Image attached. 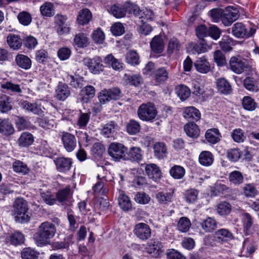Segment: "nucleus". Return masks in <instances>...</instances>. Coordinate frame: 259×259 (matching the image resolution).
Listing matches in <instances>:
<instances>
[{
	"instance_id": "48",
	"label": "nucleus",
	"mask_w": 259,
	"mask_h": 259,
	"mask_svg": "<svg viewBox=\"0 0 259 259\" xmlns=\"http://www.w3.org/2000/svg\"><path fill=\"white\" fill-rule=\"evenodd\" d=\"M95 90L92 85H87L81 90L80 96L82 100L84 102H88V100L94 97Z\"/></svg>"
},
{
	"instance_id": "32",
	"label": "nucleus",
	"mask_w": 259,
	"mask_h": 259,
	"mask_svg": "<svg viewBox=\"0 0 259 259\" xmlns=\"http://www.w3.org/2000/svg\"><path fill=\"white\" fill-rule=\"evenodd\" d=\"M56 98L59 100H65L70 95L68 87L64 83H59L56 90Z\"/></svg>"
},
{
	"instance_id": "14",
	"label": "nucleus",
	"mask_w": 259,
	"mask_h": 259,
	"mask_svg": "<svg viewBox=\"0 0 259 259\" xmlns=\"http://www.w3.org/2000/svg\"><path fill=\"white\" fill-rule=\"evenodd\" d=\"M54 19L56 24L57 31L59 35L69 32L70 25L67 22V17L66 16L57 14L55 16Z\"/></svg>"
},
{
	"instance_id": "26",
	"label": "nucleus",
	"mask_w": 259,
	"mask_h": 259,
	"mask_svg": "<svg viewBox=\"0 0 259 259\" xmlns=\"http://www.w3.org/2000/svg\"><path fill=\"white\" fill-rule=\"evenodd\" d=\"M151 50L156 54L162 53L164 48V43L162 38L159 35L154 36L150 42Z\"/></svg>"
},
{
	"instance_id": "7",
	"label": "nucleus",
	"mask_w": 259,
	"mask_h": 259,
	"mask_svg": "<svg viewBox=\"0 0 259 259\" xmlns=\"http://www.w3.org/2000/svg\"><path fill=\"white\" fill-rule=\"evenodd\" d=\"M222 23L225 26H230L239 17V11L237 8L228 6L223 10Z\"/></svg>"
},
{
	"instance_id": "37",
	"label": "nucleus",
	"mask_w": 259,
	"mask_h": 259,
	"mask_svg": "<svg viewBox=\"0 0 259 259\" xmlns=\"http://www.w3.org/2000/svg\"><path fill=\"white\" fill-rule=\"evenodd\" d=\"M24 242V235L19 232H15L10 234L7 238V242L17 246L21 245Z\"/></svg>"
},
{
	"instance_id": "27",
	"label": "nucleus",
	"mask_w": 259,
	"mask_h": 259,
	"mask_svg": "<svg viewBox=\"0 0 259 259\" xmlns=\"http://www.w3.org/2000/svg\"><path fill=\"white\" fill-rule=\"evenodd\" d=\"M153 150L154 156L156 158L162 159L166 157L167 147L164 143H155L153 145Z\"/></svg>"
},
{
	"instance_id": "47",
	"label": "nucleus",
	"mask_w": 259,
	"mask_h": 259,
	"mask_svg": "<svg viewBox=\"0 0 259 259\" xmlns=\"http://www.w3.org/2000/svg\"><path fill=\"white\" fill-rule=\"evenodd\" d=\"M92 18V14L87 9H83L79 12L77 20L78 23L82 25L87 24Z\"/></svg>"
},
{
	"instance_id": "16",
	"label": "nucleus",
	"mask_w": 259,
	"mask_h": 259,
	"mask_svg": "<svg viewBox=\"0 0 259 259\" xmlns=\"http://www.w3.org/2000/svg\"><path fill=\"white\" fill-rule=\"evenodd\" d=\"M214 237L216 241L222 244L234 238L233 234L226 229L218 230L214 234Z\"/></svg>"
},
{
	"instance_id": "35",
	"label": "nucleus",
	"mask_w": 259,
	"mask_h": 259,
	"mask_svg": "<svg viewBox=\"0 0 259 259\" xmlns=\"http://www.w3.org/2000/svg\"><path fill=\"white\" fill-rule=\"evenodd\" d=\"M7 43L14 50L19 49L22 45V40L18 35L10 34L7 36Z\"/></svg>"
},
{
	"instance_id": "36",
	"label": "nucleus",
	"mask_w": 259,
	"mask_h": 259,
	"mask_svg": "<svg viewBox=\"0 0 259 259\" xmlns=\"http://www.w3.org/2000/svg\"><path fill=\"white\" fill-rule=\"evenodd\" d=\"M218 90L222 94H230L232 89L230 83L225 78H219L217 81Z\"/></svg>"
},
{
	"instance_id": "57",
	"label": "nucleus",
	"mask_w": 259,
	"mask_h": 259,
	"mask_svg": "<svg viewBox=\"0 0 259 259\" xmlns=\"http://www.w3.org/2000/svg\"><path fill=\"white\" fill-rule=\"evenodd\" d=\"M65 80L74 88H79L82 86L83 77H82L75 78L72 75L67 74L66 76Z\"/></svg>"
},
{
	"instance_id": "43",
	"label": "nucleus",
	"mask_w": 259,
	"mask_h": 259,
	"mask_svg": "<svg viewBox=\"0 0 259 259\" xmlns=\"http://www.w3.org/2000/svg\"><path fill=\"white\" fill-rule=\"evenodd\" d=\"M141 130L140 123L134 119H131L126 124V131L131 135H135L138 133Z\"/></svg>"
},
{
	"instance_id": "44",
	"label": "nucleus",
	"mask_w": 259,
	"mask_h": 259,
	"mask_svg": "<svg viewBox=\"0 0 259 259\" xmlns=\"http://www.w3.org/2000/svg\"><path fill=\"white\" fill-rule=\"evenodd\" d=\"M21 106L24 109L35 114H39L41 112L40 106L36 102L31 103L27 101H24L22 102Z\"/></svg>"
},
{
	"instance_id": "5",
	"label": "nucleus",
	"mask_w": 259,
	"mask_h": 259,
	"mask_svg": "<svg viewBox=\"0 0 259 259\" xmlns=\"http://www.w3.org/2000/svg\"><path fill=\"white\" fill-rule=\"evenodd\" d=\"M109 155L115 161L126 160L127 148L122 144L112 143L108 150Z\"/></svg>"
},
{
	"instance_id": "29",
	"label": "nucleus",
	"mask_w": 259,
	"mask_h": 259,
	"mask_svg": "<svg viewBox=\"0 0 259 259\" xmlns=\"http://www.w3.org/2000/svg\"><path fill=\"white\" fill-rule=\"evenodd\" d=\"M15 62L20 68L24 70L30 69L32 65L31 59L23 54L17 55L15 57Z\"/></svg>"
},
{
	"instance_id": "60",
	"label": "nucleus",
	"mask_w": 259,
	"mask_h": 259,
	"mask_svg": "<svg viewBox=\"0 0 259 259\" xmlns=\"http://www.w3.org/2000/svg\"><path fill=\"white\" fill-rule=\"evenodd\" d=\"M17 17L19 22L24 26L29 25L32 21L31 15L26 11L19 13Z\"/></svg>"
},
{
	"instance_id": "49",
	"label": "nucleus",
	"mask_w": 259,
	"mask_h": 259,
	"mask_svg": "<svg viewBox=\"0 0 259 259\" xmlns=\"http://www.w3.org/2000/svg\"><path fill=\"white\" fill-rule=\"evenodd\" d=\"M175 92L178 96L182 100H186L190 96L191 94L189 88L183 84L177 86L175 89Z\"/></svg>"
},
{
	"instance_id": "52",
	"label": "nucleus",
	"mask_w": 259,
	"mask_h": 259,
	"mask_svg": "<svg viewBox=\"0 0 259 259\" xmlns=\"http://www.w3.org/2000/svg\"><path fill=\"white\" fill-rule=\"evenodd\" d=\"M11 98L6 95L0 98V110L2 112H7L12 109Z\"/></svg>"
},
{
	"instance_id": "55",
	"label": "nucleus",
	"mask_w": 259,
	"mask_h": 259,
	"mask_svg": "<svg viewBox=\"0 0 259 259\" xmlns=\"http://www.w3.org/2000/svg\"><path fill=\"white\" fill-rule=\"evenodd\" d=\"M191 223L187 217L181 218L177 224V228L181 232H187L190 229Z\"/></svg>"
},
{
	"instance_id": "3",
	"label": "nucleus",
	"mask_w": 259,
	"mask_h": 259,
	"mask_svg": "<svg viewBox=\"0 0 259 259\" xmlns=\"http://www.w3.org/2000/svg\"><path fill=\"white\" fill-rule=\"evenodd\" d=\"M140 11V9L137 5L129 2L125 3L123 5H114L111 7V13L117 18L124 17L127 13L139 16Z\"/></svg>"
},
{
	"instance_id": "22",
	"label": "nucleus",
	"mask_w": 259,
	"mask_h": 259,
	"mask_svg": "<svg viewBox=\"0 0 259 259\" xmlns=\"http://www.w3.org/2000/svg\"><path fill=\"white\" fill-rule=\"evenodd\" d=\"M118 130V125L114 121H110L103 126L101 134L106 138L113 137Z\"/></svg>"
},
{
	"instance_id": "45",
	"label": "nucleus",
	"mask_w": 259,
	"mask_h": 259,
	"mask_svg": "<svg viewBox=\"0 0 259 259\" xmlns=\"http://www.w3.org/2000/svg\"><path fill=\"white\" fill-rule=\"evenodd\" d=\"M243 84L246 90L252 92L258 91V87L256 80L252 77H246L243 81Z\"/></svg>"
},
{
	"instance_id": "12",
	"label": "nucleus",
	"mask_w": 259,
	"mask_h": 259,
	"mask_svg": "<svg viewBox=\"0 0 259 259\" xmlns=\"http://www.w3.org/2000/svg\"><path fill=\"white\" fill-rule=\"evenodd\" d=\"M101 62V59L99 57H95L93 59L85 58L83 60V64L94 74H98L103 70V66Z\"/></svg>"
},
{
	"instance_id": "40",
	"label": "nucleus",
	"mask_w": 259,
	"mask_h": 259,
	"mask_svg": "<svg viewBox=\"0 0 259 259\" xmlns=\"http://www.w3.org/2000/svg\"><path fill=\"white\" fill-rule=\"evenodd\" d=\"M34 141L32 135L28 132L21 134L18 140V144L21 147H28L31 145Z\"/></svg>"
},
{
	"instance_id": "13",
	"label": "nucleus",
	"mask_w": 259,
	"mask_h": 259,
	"mask_svg": "<svg viewBox=\"0 0 259 259\" xmlns=\"http://www.w3.org/2000/svg\"><path fill=\"white\" fill-rule=\"evenodd\" d=\"M53 161L57 171L62 173L68 171L72 164V160L71 158L63 156L55 158Z\"/></svg>"
},
{
	"instance_id": "2",
	"label": "nucleus",
	"mask_w": 259,
	"mask_h": 259,
	"mask_svg": "<svg viewBox=\"0 0 259 259\" xmlns=\"http://www.w3.org/2000/svg\"><path fill=\"white\" fill-rule=\"evenodd\" d=\"M28 207L27 201L23 198H17L13 205V212L16 220L21 223L27 222L30 220V217L28 213Z\"/></svg>"
},
{
	"instance_id": "1",
	"label": "nucleus",
	"mask_w": 259,
	"mask_h": 259,
	"mask_svg": "<svg viewBox=\"0 0 259 259\" xmlns=\"http://www.w3.org/2000/svg\"><path fill=\"white\" fill-rule=\"evenodd\" d=\"M56 232L55 225L49 222L42 223L34 235V240L38 246H44L50 244V239L54 237Z\"/></svg>"
},
{
	"instance_id": "53",
	"label": "nucleus",
	"mask_w": 259,
	"mask_h": 259,
	"mask_svg": "<svg viewBox=\"0 0 259 259\" xmlns=\"http://www.w3.org/2000/svg\"><path fill=\"white\" fill-rule=\"evenodd\" d=\"M242 193L248 198L254 197L258 191L255 186L252 184H246L242 187Z\"/></svg>"
},
{
	"instance_id": "33",
	"label": "nucleus",
	"mask_w": 259,
	"mask_h": 259,
	"mask_svg": "<svg viewBox=\"0 0 259 259\" xmlns=\"http://www.w3.org/2000/svg\"><path fill=\"white\" fill-rule=\"evenodd\" d=\"M104 63L107 65H110L115 70L119 71L122 68V63L119 60L116 59L112 54L106 56L103 61Z\"/></svg>"
},
{
	"instance_id": "11",
	"label": "nucleus",
	"mask_w": 259,
	"mask_h": 259,
	"mask_svg": "<svg viewBox=\"0 0 259 259\" xmlns=\"http://www.w3.org/2000/svg\"><path fill=\"white\" fill-rule=\"evenodd\" d=\"M135 235L143 241L148 239L151 235V229L145 223H140L136 225L134 229Z\"/></svg>"
},
{
	"instance_id": "6",
	"label": "nucleus",
	"mask_w": 259,
	"mask_h": 259,
	"mask_svg": "<svg viewBox=\"0 0 259 259\" xmlns=\"http://www.w3.org/2000/svg\"><path fill=\"white\" fill-rule=\"evenodd\" d=\"M233 35L237 38H248L252 36L256 29L253 27H247L242 23H236L231 28Z\"/></svg>"
},
{
	"instance_id": "4",
	"label": "nucleus",
	"mask_w": 259,
	"mask_h": 259,
	"mask_svg": "<svg viewBox=\"0 0 259 259\" xmlns=\"http://www.w3.org/2000/svg\"><path fill=\"white\" fill-rule=\"evenodd\" d=\"M137 114L142 120L149 121L156 117L157 111L154 104L149 102L141 104L138 109Z\"/></svg>"
},
{
	"instance_id": "8",
	"label": "nucleus",
	"mask_w": 259,
	"mask_h": 259,
	"mask_svg": "<svg viewBox=\"0 0 259 259\" xmlns=\"http://www.w3.org/2000/svg\"><path fill=\"white\" fill-rule=\"evenodd\" d=\"M121 91L117 88H114L102 91L99 95L100 102L105 104L111 100H116L120 97Z\"/></svg>"
},
{
	"instance_id": "59",
	"label": "nucleus",
	"mask_w": 259,
	"mask_h": 259,
	"mask_svg": "<svg viewBox=\"0 0 259 259\" xmlns=\"http://www.w3.org/2000/svg\"><path fill=\"white\" fill-rule=\"evenodd\" d=\"M13 168L14 171L23 175L27 174L29 171L26 164L19 160H17L13 163Z\"/></svg>"
},
{
	"instance_id": "20",
	"label": "nucleus",
	"mask_w": 259,
	"mask_h": 259,
	"mask_svg": "<svg viewBox=\"0 0 259 259\" xmlns=\"http://www.w3.org/2000/svg\"><path fill=\"white\" fill-rule=\"evenodd\" d=\"M196 70L201 73H207L210 70V65L205 57L198 58L194 63Z\"/></svg>"
},
{
	"instance_id": "17",
	"label": "nucleus",
	"mask_w": 259,
	"mask_h": 259,
	"mask_svg": "<svg viewBox=\"0 0 259 259\" xmlns=\"http://www.w3.org/2000/svg\"><path fill=\"white\" fill-rule=\"evenodd\" d=\"M143 158L142 150L139 147H132L128 151H127L126 160L140 162Z\"/></svg>"
},
{
	"instance_id": "25",
	"label": "nucleus",
	"mask_w": 259,
	"mask_h": 259,
	"mask_svg": "<svg viewBox=\"0 0 259 259\" xmlns=\"http://www.w3.org/2000/svg\"><path fill=\"white\" fill-rule=\"evenodd\" d=\"M162 245L157 240H151L148 243L147 251L153 256L157 257L162 252Z\"/></svg>"
},
{
	"instance_id": "23",
	"label": "nucleus",
	"mask_w": 259,
	"mask_h": 259,
	"mask_svg": "<svg viewBox=\"0 0 259 259\" xmlns=\"http://www.w3.org/2000/svg\"><path fill=\"white\" fill-rule=\"evenodd\" d=\"M175 194V190L170 189L168 192H159L156 194L157 201L162 204H166L172 201Z\"/></svg>"
},
{
	"instance_id": "61",
	"label": "nucleus",
	"mask_w": 259,
	"mask_h": 259,
	"mask_svg": "<svg viewBox=\"0 0 259 259\" xmlns=\"http://www.w3.org/2000/svg\"><path fill=\"white\" fill-rule=\"evenodd\" d=\"M71 196V193L69 187L59 191L56 194V197L60 202H64L68 200Z\"/></svg>"
},
{
	"instance_id": "24",
	"label": "nucleus",
	"mask_w": 259,
	"mask_h": 259,
	"mask_svg": "<svg viewBox=\"0 0 259 259\" xmlns=\"http://www.w3.org/2000/svg\"><path fill=\"white\" fill-rule=\"evenodd\" d=\"M14 127L8 119L0 118V134L9 136L14 133Z\"/></svg>"
},
{
	"instance_id": "62",
	"label": "nucleus",
	"mask_w": 259,
	"mask_h": 259,
	"mask_svg": "<svg viewBox=\"0 0 259 259\" xmlns=\"http://www.w3.org/2000/svg\"><path fill=\"white\" fill-rule=\"evenodd\" d=\"M40 196L43 201L48 205H52L56 202L55 196L49 191L40 192Z\"/></svg>"
},
{
	"instance_id": "10",
	"label": "nucleus",
	"mask_w": 259,
	"mask_h": 259,
	"mask_svg": "<svg viewBox=\"0 0 259 259\" xmlns=\"http://www.w3.org/2000/svg\"><path fill=\"white\" fill-rule=\"evenodd\" d=\"M229 66L230 69L235 73L241 74L247 68L248 64L240 56H233L230 58Z\"/></svg>"
},
{
	"instance_id": "46",
	"label": "nucleus",
	"mask_w": 259,
	"mask_h": 259,
	"mask_svg": "<svg viewBox=\"0 0 259 259\" xmlns=\"http://www.w3.org/2000/svg\"><path fill=\"white\" fill-rule=\"evenodd\" d=\"M73 42L78 48H85L89 45V39L85 34L79 33L75 35Z\"/></svg>"
},
{
	"instance_id": "30",
	"label": "nucleus",
	"mask_w": 259,
	"mask_h": 259,
	"mask_svg": "<svg viewBox=\"0 0 259 259\" xmlns=\"http://www.w3.org/2000/svg\"><path fill=\"white\" fill-rule=\"evenodd\" d=\"M98 181L93 186V190L95 192L102 195H105L108 192V189L105 186L107 181L105 176L102 177L99 175L97 176Z\"/></svg>"
},
{
	"instance_id": "31",
	"label": "nucleus",
	"mask_w": 259,
	"mask_h": 259,
	"mask_svg": "<svg viewBox=\"0 0 259 259\" xmlns=\"http://www.w3.org/2000/svg\"><path fill=\"white\" fill-rule=\"evenodd\" d=\"M184 128L187 135L191 138H197L199 136V127L194 122H190L186 124Z\"/></svg>"
},
{
	"instance_id": "50",
	"label": "nucleus",
	"mask_w": 259,
	"mask_h": 259,
	"mask_svg": "<svg viewBox=\"0 0 259 259\" xmlns=\"http://www.w3.org/2000/svg\"><path fill=\"white\" fill-rule=\"evenodd\" d=\"M169 174L173 178L181 179L185 176V169L183 166L175 165L170 169Z\"/></svg>"
},
{
	"instance_id": "38",
	"label": "nucleus",
	"mask_w": 259,
	"mask_h": 259,
	"mask_svg": "<svg viewBox=\"0 0 259 259\" xmlns=\"http://www.w3.org/2000/svg\"><path fill=\"white\" fill-rule=\"evenodd\" d=\"M228 180L234 185L239 186L243 183L244 176L240 171L234 170L229 174Z\"/></svg>"
},
{
	"instance_id": "9",
	"label": "nucleus",
	"mask_w": 259,
	"mask_h": 259,
	"mask_svg": "<svg viewBox=\"0 0 259 259\" xmlns=\"http://www.w3.org/2000/svg\"><path fill=\"white\" fill-rule=\"evenodd\" d=\"M60 136L63 147L65 150L68 152L73 151L77 144L75 136L66 132H62L61 133Z\"/></svg>"
},
{
	"instance_id": "15",
	"label": "nucleus",
	"mask_w": 259,
	"mask_h": 259,
	"mask_svg": "<svg viewBox=\"0 0 259 259\" xmlns=\"http://www.w3.org/2000/svg\"><path fill=\"white\" fill-rule=\"evenodd\" d=\"M145 170L148 177L154 181L160 180L162 177L159 167L154 163L146 164Z\"/></svg>"
},
{
	"instance_id": "28",
	"label": "nucleus",
	"mask_w": 259,
	"mask_h": 259,
	"mask_svg": "<svg viewBox=\"0 0 259 259\" xmlns=\"http://www.w3.org/2000/svg\"><path fill=\"white\" fill-rule=\"evenodd\" d=\"M205 136L207 141L212 144L218 143L222 138L221 134L219 130L215 128L207 130Z\"/></svg>"
},
{
	"instance_id": "19",
	"label": "nucleus",
	"mask_w": 259,
	"mask_h": 259,
	"mask_svg": "<svg viewBox=\"0 0 259 259\" xmlns=\"http://www.w3.org/2000/svg\"><path fill=\"white\" fill-rule=\"evenodd\" d=\"M200 226L205 233H211L217 228V222L211 217H207L200 223Z\"/></svg>"
},
{
	"instance_id": "39",
	"label": "nucleus",
	"mask_w": 259,
	"mask_h": 259,
	"mask_svg": "<svg viewBox=\"0 0 259 259\" xmlns=\"http://www.w3.org/2000/svg\"><path fill=\"white\" fill-rule=\"evenodd\" d=\"M72 238L73 235H69L64 238L63 241L53 242L52 248L54 250L68 249L70 245L73 243Z\"/></svg>"
},
{
	"instance_id": "21",
	"label": "nucleus",
	"mask_w": 259,
	"mask_h": 259,
	"mask_svg": "<svg viewBox=\"0 0 259 259\" xmlns=\"http://www.w3.org/2000/svg\"><path fill=\"white\" fill-rule=\"evenodd\" d=\"M118 203L120 207L124 211H128L132 208V202L129 197L121 190H119Z\"/></svg>"
},
{
	"instance_id": "56",
	"label": "nucleus",
	"mask_w": 259,
	"mask_h": 259,
	"mask_svg": "<svg viewBox=\"0 0 259 259\" xmlns=\"http://www.w3.org/2000/svg\"><path fill=\"white\" fill-rule=\"evenodd\" d=\"M231 205L226 201L221 202L217 205V211L220 215L228 214L231 210Z\"/></svg>"
},
{
	"instance_id": "54",
	"label": "nucleus",
	"mask_w": 259,
	"mask_h": 259,
	"mask_svg": "<svg viewBox=\"0 0 259 259\" xmlns=\"http://www.w3.org/2000/svg\"><path fill=\"white\" fill-rule=\"evenodd\" d=\"M40 11L42 15L46 17H52L55 14L54 6L50 2L44 4L40 7Z\"/></svg>"
},
{
	"instance_id": "58",
	"label": "nucleus",
	"mask_w": 259,
	"mask_h": 259,
	"mask_svg": "<svg viewBox=\"0 0 259 259\" xmlns=\"http://www.w3.org/2000/svg\"><path fill=\"white\" fill-rule=\"evenodd\" d=\"M219 44L221 49L225 52L230 51L233 46V39L228 36H224Z\"/></svg>"
},
{
	"instance_id": "18",
	"label": "nucleus",
	"mask_w": 259,
	"mask_h": 259,
	"mask_svg": "<svg viewBox=\"0 0 259 259\" xmlns=\"http://www.w3.org/2000/svg\"><path fill=\"white\" fill-rule=\"evenodd\" d=\"M183 116L185 119L191 122L197 121L201 118V114L199 111L193 106L185 108L183 112Z\"/></svg>"
},
{
	"instance_id": "63",
	"label": "nucleus",
	"mask_w": 259,
	"mask_h": 259,
	"mask_svg": "<svg viewBox=\"0 0 259 259\" xmlns=\"http://www.w3.org/2000/svg\"><path fill=\"white\" fill-rule=\"evenodd\" d=\"M213 59L219 66H224L227 64L225 55L220 50H217L214 52Z\"/></svg>"
},
{
	"instance_id": "42",
	"label": "nucleus",
	"mask_w": 259,
	"mask_h": 259,
	"mask_svg": "<svg viewBox=\"0 0 259 259\" xmlns=\"http://www.w3.org/2000/svg\"><path fill=\"white\" fill-rule=\"evenodd\" d=\"M213 156L209 151H204L202 152L199 157L200 163L204 166L211 165L213 162Z\"/></svg>"
},
{
	"instance_id": "41",
	"label": "nucleus",
	"mask_w": 259,
	"mask_h": 259,
	"mask_svg": "<svg viewBox=\"0 0 259 259\" xmlns=\"http://www.w3.org/2000/svg\"><path fill=\"white\" fill-rule=\"evenodd\" d=\"M193 53L200 54L204 53L210 49V46L207 44V40L205 39H200L199 42L197 44H192Z\"/></svg>"
},
{
	"instance_id": "51",
	"label": "nucleus",
	"mask_w": 259,
	"mask_h": 259,
	"mask_svg": "<svg viewBox=\"0 0 259 259\" xmlns=\"http://www.w3.org/2000/svg\"><path fill=\"white\" fill-rule=\"evenodd\" d=\"M168 78V73L164 67L157 69L155 73V80L156 82L161 83L165 81Z\"/></svg>"
},
{
	"instance_id": "34",
	"label": "nucleus",
	"mask_w": 259,
	"mask_h": 259,
	"mask_svg": "<svg viewBox=\"0 0 259 259\" xmlns=\"http://www.w3.org/2000/svg\"><path fill=\"white\" fill-rule=\"evenodd\" d=\"M242 222L244 230L247 234L253 233V219L250 214L245 212L242 214Z\"/></svg>"
},
{
	"instance_id": "64",
	"label": "nucleus",
	"mask_w": 259,
	"mask_h": 259,
	"mask_svg": "<svg viewBox=\"0 0 259 259\" xmlns=\"http://www.w3.org/2000/svg\"><path fill=\"white\" fill-rule=\"evenodd\" d=\"M125 60L127 63L133 65L139 63V56L138 53L134 51H130L126 53Z\"/></svg>"
}]
</instances>
